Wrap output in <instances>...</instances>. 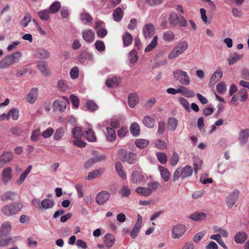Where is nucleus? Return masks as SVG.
Instances as JSON below:
<instances>
[{"instance_id": "1", "label": "nucleus", "mask_w": 249, "mask_h": 249, "mask_svg": "<svg viewBox=\"0 0 249 249\" xmlns=\"http://www.w3.org/2000/svg\"><path fill=\"white\" fill-rule=\"evenodd\" d=\"M22 53L20 52H14L6 55L0 61V69L7 68L18 61L21 57Z\"/></svg>"}, {"instance_id": "2", "label": "nucleus", "mask_w": 249, "mask_h": 249, "mask_svg": "<svg viewBox=\"0 0 249 249\" xmlns=\"http://www.w3.org/2000/svg\"><path fill=\"white\" fill-rule=\"evenodd\" d=\"M174 78L182 85L188 86L190 84L191 79L188 73L182 70L177 69L173 71Z\"/></svg>"}, {"instance_id": "3", "label": "nucleus", "mask_w": 249, "mask_h": 249, "mask_svg": "<svg viewBox=\"0 0 249 249\" xmlns=\"http://www.w3.org/2000/svg\"><path fill=\"white\" fill-rule=\"evenodd\" d=\"M23 208V205L20 202H15L7 204L1 208L2 213L7 216H12L20 211Z\"/></svg>"}, {"instance_id": "4", "label": "nucleus", "mask_w": 249, "mask_h": 249, "mask_svg": "<svg viewBox=\"0 0 249 249\" xmlns=\"http://www.w3.org/2000/svg\"><path fill=\"white\" fill-rule=\"evenodd\" d=\"M168 21L171 27H176L178 26L181 27H185L187 26V21L185 18L181 15L173 13L168 18Z\"/></svg>"}, {"instance_id": "5", "label": "nucleus", "mask_w": 249, "mask_h": 249, "mask_svg": "<svg viewBox=\"0 0 249 249\" xmlns=\"http://www.w3.org/2000/svg\"><path fill=\"white\" fill-rule=\"evenodd\" d=\"M94 28L96 31L97 35L99 38H103L107 34V31L105 28V24L101 20L96 21Z\"/></svg>"}, {"instance_id": "6", "label": "nucleus", "mask_w": 249, "mask_h": 249, "mask_svg": "<svg viewBox=\"0 0 249 249\" xmlns=\"http://www.w3.org/2000/svg\"><path fill=\"white\" fill-rule=\"evenodd\" d=\"M185 231V227L182 224L174 226L172 231V237L173 239H178L183 236Z\"/></svg>"}, {"instance_id": "7", "label": "nucleus", "mask_w": 249, "mask_h": 249, "mask_svg": "<svg viewBox=\"0 0 249 249\" xmlns=\"http://www.w3.org/2000/svg\"><path fill=\"white\" fill-rule=\"evenodd\" d=\"M78 59L80 63L84 65H87L90 62L93 61V55L88 52L83 51L80 53Z\"/></svg>"}, {"instance_id": "8", "label": "nucleus", "mask_w": 249, "mask_h": 249, "mask_svg": "<svg viewBox=\"0 0 249 249\" xmlns=\"http://www.w3.org/2000/svg\"><path fill=\"white\" fill-rule=\"evenodd\" d=\"M155 27L151 23H147L142 28V33L146 39L150 38L155 33Z\"/></svg>"}, {"instance_id": "9", "label": "nucleus", "mask_w": 249, "mask_h": 249, "mask_svg": "<svg viewBox=\"0 0 249 249\" xmlns=\"http://www.w3.org/2000/svg\"><path fill=\"white\" fill-rule=\"evenodd\" d=\"M239 195V191L237 190H235L228 196L226 199V204L229 208H231L233 207L238 200Z\"/></svg>"}, {"instance_id": "10", "label": "nucleus", "mask_w": 249, "mask_h": 249, "mask_svg": "<svg viewBox=\"0 0 249 249\" xmlns=\"http://www.w3.org/2000/svg\"><path fill=\"white\" fill-rule=\"evenodd\" d=\"M110 196V194L109 192L103 191L96 195L95 197L96 202L98 204L102 205L109 199Z\"/></svg>"}, {"instance_id": "11", "label": "nucleus", "mask_w": 249, "mask_h": 249, "mask_svg": "<svg viewBox=\"0 0 249 249\" xmlns=\"http://www.w3.org/2000/svg\"><path fill=\"white\" fill-rule=\"evenodd\" d=\"M138 219L130 232V236L132 238H135L138 235L142 225V216L138 214Z\"/></svg>"}, {"instance_id": "12", "label": "nucleus", "mask_w": 249, "mask_h": 249, "mask_svg": "<svg viewBox=\"0 0 249 249\" xmlns=\"http://www.w3.org/2000/svg\"><path fill=\"white\" fill-rule=\"evenodd\" d=\"M38 89L37 88H33L31 89L25 97V100L30 104L35 103L38 97Z\"/></svg>"}, {"instance_id": "13", "label": "nucleus", "mask_w": 249, "mask_h": 249, "mask_svg": "<svg viewBox=\"0 0 249 249\" xmlns=\"http://www.w3.org/2000/svg\"><path fill=\"white\" fill-rule=\"evenodd\" d=\"M50 53L44 48H38L35 51L34 56L39 59H46L50 57Z\"/></svg>"}, {"instance_id": "14", "label": "nucleus", "mask_w": 249, "mask_h": 249, "mask_svg": "<svg viewBox=\"0 0 249 249\" xmlns=\"http://www.w3.org/2000/svg\"><path fill=\"white\" fill-rule=\"evenodd\" d=\"M2 180L4 184H7L12 178V170L10 167L3 170L1 173Z\"/></svg>"}, {"instance_id": "15", "label": "nucleus", "mask_w": 249, "mask_h": 249, "mask_svg": "<svg viewBox=\"0 0 249 249\" xmlns=\"http://www.w3.org/2000/svg\"><path fill=\"white\" fill-rule=\"evenodd\" d=\"M88 130L85 132V138L90 142H95L96 141V137L95 135L94 131L92 130L91 124L86 123Z\"/></svg>"}, {"instance_id": "16", "label": "nucleus", "mask_w": 249, "mask_h": 249, "mask_svg": "<svg viewBox=\"0 0 249 249\" xmlns=\"http://www.w3.org/2000/svg\"><path fill=\"white\" fill-rule=\"evenodd\" d=\"M249 139V129L246 128L242 130L239 133V142L241 145L246 144Z\"/></svg>"}, {"instance_id": "17", "label": "nucleus", "mask_w": 249, "mask_h": 249, "mask_svg": "<svg viewBox=\"0 0 249 249\" xmlns=\"http://www.w3.org/2000/svg\"><path fill=\"white\" fill-rule=\"evenodd\" d=\"M12 230V225L9 221L3 222L0 227V238L10 234Z\"/></svg>"}, {"instance_id": "18", "label": "nucleus", "mask_w": 249, "mask_h": 249, "mask_svg": "<svg viewBox=\"0 0 249 249\" xmlns=\"http://www.w3.org/2000/svg\"><path fill=\"white\" fill-rule=\"evenodd\" d=\"M82 37L84 40L87 43L92 42L95 39V33L91 29H86L82 32Z\"/></svg>"}, {"instance_id": "19", "label": "nucleus", "mask_w": 249, "mask_h": 249, "mask_svg": "<svg viewBox=\"0 0 249 249\" xmlns=\"http://www.w3.org/2000/svg\"><path fill=\"white\" fill-rule=\"evenodd\" d=\"M65 101L61 100H56L53 103V107L54 110L60 111V112H63L66 108L67 105V98L63 97Z\"/></svg>"}, {"instance_id": "20", "label": "nucleus", "mask_w": 249, "mask_h": 249, "mask_svg": "<svg viewBox=\"0 0 249 249\" xmlns=\"http://www.w3.org/2000/svg\"><path fill=\"white\" fill-rule=\"evenodd\" d=\"M13 158V153L11 152H4L0 156V166L7 163Z\"/></svg>"}, {"instance_id": "21", "label": "nucleus", "mask_w": 249, "mask_h": 249, "mask_svg": "<svg viewBox=\"0 0 249 249\" xmlns=\"http://www.w3.org/2000/svg\"><path fill=\"white\" fill-rule=\"evenodd\" d=\"M115 237L112 234L107 233L104 236V242L105 247L107 248L112 247L115 242Z\"/></svg>"}, {"instance_id": "22", "label": "nucleus", "mask_w": 249, "mask_h": 249, "mask_svg": "<svg viewBox=\"0 0 249 249\" xmlns=\"http://www.w3.org/2000/svg\"><path fill=\"white\" fill-rule=\"evenodd\" d=\"M32 168V165H30L27 168V169L21 174L19 178L17 179L15 182L16 184L19 186L24 182L27 176L30 173Z\"/></svg>"}, {"instance_id": "23", "label": "nucleus", "mask_w": 249, "mask_h": 249, "mask_svg": "<svg viewBox=\"0 0 249 249\" xmlns=\"http://www.w3.org/2000/svg\"><path fill=\"white\" fill-rule=\"evenodd\" d=\"M55 204L53 200L45 198L41 201L40 210H46L52 208Z\"/></svg>"}, {"instance_id": "24", "label": "nucleus", "mask_w": 249, "mask_h": 249, "mask_svg": "<svg viewBox=\"0 0 249 249\" xmlns=\"http://www.w3.org/2000/svg\"><path fill=\"white\" fill-rule=\"evenodd\" d=\"M207 215L203 212H196L189 216V218L195 221H202L206 219Z\"/></svg>"}, {"instance_id": "25", "label": "nucleus", "mask_w": 249, "mask_h": 249, "mask_svg": "<svg viewBox=\"0 0 249 249\" xmlns=\"http://www.w3.org/2000/svg\"><path fill=\"white\" fill-rule=\"evenodd\" d=\"M139 101V97L137 93H130L128 98V103L131 108H133L138 103Z\"/></svg>"}, {"instance_id": "26", "label": "nucleus", "mask_w": 249, "mask_h": 249, "mask_svg": "<svg viewBox=\"0 0 249 249\" xmlns=\"http://www.w3.org/2000/svg\"><path fill=\"white\" fill-rule=\"evenodd\" d=\"M247 233L244 231L238 232L234 236V241L237 244H243L247 239Z\"/></svg>"}, {"instance_id": "27", "label": "nucleus", "mask_w": 249, "mask_h": 249, "mask_svg": "<svg viewBox=\"0 0 249 249\" xmlns=\"http://www.w3.org/2000/svg\"><path fill=\"white\" fill-rule=\"evenodd\" d=\"M158 168L160 172V176L163 181L167 182L170 177V174L168 170L161 165H159Z\"/></svg>"}, {"instance_id": "28", "label": "nucleus", "mask_w": 249, "mask_h": 249, "mask_svg": "<svg viewBox=\"0 0 249 249\" xmlns=\"http://www.w3.org/2000/svg\"><path fill=\"white\" fill-rule=\"evenodd\" d=\"M121 79L120 77L114 76L111 78L108 79L106 81V85L107 87L112 88L118 86L121 83Z\"/></svg>"}, {"instance_id": "29", "label": "nucleus", "mask_w": 249, "mask_h": 249, "mask_svg": "<svg viewBox=\"0 0 249 249\" xmlns=\"http://www.w3.org/2000/svg\"><path fill=\"white\" fill-rule=\"evenodd\" d=\"M176 38V36L173 31L167 30L163 34L162 39L167 42H173Z\"/></svg>"}, {"instance_id": "30", "label": "nucleus", "mask_w": 249, "mask_h": 249, "mask_svg": "<svg viewBox=\"0 0 249 249\" xmlns=\"http://www.w3.org/2000/svg\"><path fill=\"white\" fill-rule=\"evenodd\" d=\"M155 122V119L148 115L145 116L142 120L143 125L149 128H152L154 127Z\"/></svg>"}, {"instance_id": "31", "label": "nucleus", "mask_w": 249, "mask_h": 249, "mask_svg": "<svg viewBox=\"0 0 249 249\" xmlns=\"http://www.w3.org/2000/svg\"><path fill=\"white\" fill-rule=\"evenodd\" d=\"M130 133L134 137L138 136L140 134V127L136 122L132 123L129 128Z\"/></svg>"}, {"instance_id": "32", "label": "nucleus", "mask_w": 249, "mask_h": 249, "mask_svg": "<svg viewBox=\"0 0 249 249\" xmlns=\"http://www.w3.org/2000/svg\"><path fill=\"white\" fill-rule=\"evenodd\" d=\"M124 15V12L122 8L117 7L116 8L112 14L113 18L116 22H119L121 20Z\"/></svg>"}, {"instance_id": "33", "label": "nucleus", "mask_w": 249, "mask_h": 249, "mask_svg": "<svg viewBox=\"0 0 249 249\" xmlns=\"http://www.w3.org/2000/svg\"><path fill=\"white\" fill-rule=\"evenodd\" d=\"M107 133L106 137L107 141L109 142H113L116 138V132L114 129L107 127L106 128Z\"/></svg>"}, {"instance_id": "34", "label": "nucleus", "mask_w": 249, "mask_h": 249, "mask_svg": "<svg viewBox=\"0 0 249 249\" xmlns=\"http://www.w3.org/2000/svg\"><path fill=\"white\" fill-rule=\"evenodd\" d=\"M223 72L221 70H218L216 71L212 75L210 83L215 84L216 82L218 81L222 77Z\"/></svg>"}, {"instance_id": "35", "label": "nucleus", "mask_w": 249, "mask_h": 249, "mask_svg": "<svg viewBox=\"0 0 249 249\" xmlns=\"http://www.w3.org/2000/svg\"><path fill=\"white\" fill-rule=\"evenodd\" d=\"M80 20L84 24H89L93 20V18L89 13L83 12L80 14Z\"/></svg>"}, {"instance_id": "36", "label": "nucleus", "mask_w": 249, "mask_h": 249, "mask_svg": "<svg viewBox=\"0 0 249 249\" xmlns=\"http://www.w3.org/2000/svg\"><path fill=\"white\" fill-rule=\"evenodd\" d=\"M193 172V168L190 165L185 166L182 169V178L184 179L186 178L190 177Z\"/></svg>"}, {"instance_id": "37", "label": "nucleus", "mask_w": 249, "mask_h": 249, "mask_svg": "<svg viewBox=\"0 0 249 249\" xmlns=\"http://www.w3.org/2000/svg\"><path fill=\"white\" fill-rule=\"evenodd\" d=\"M243 57L242 54L235 53L231 55L228 59L229 65H232L240 60Z\"/></svg>"}, {"instance_id": "38", "label": "nucleus", "mask_w": 249, "mask_h": 249, "mask_svg": "<svg viewBox=\"0 0 249 249\" xmlns=\"http://www.w3.org/2000/svg\"><path fill=\"white\" fill-rule=\"evenodd\" d=\"M188 47V45L187 42L186 41L183 40L179 42L174 47L175 49H177L181 54H182L187 50Z\"/></svg>"}, {"instance_id": "39", "label": "nucleus", "mask_w": 249, "mask_h": 249, "mask_svg": "<svg viewBox=\"0 0 249 249\" xmlns=\"http://www.w3.org/2000/svg\"><path fill=\"white\" fill-rule=\"evenodd\" d=\"M65 132L64 128L61 127L57 128L53 135V139L55 141L61 140Z\"/></svg>"}, {"instance_id": "40", "label": "nucleus", "mask_w": 249, "mask_h": 249, "mask_svg": "<svg viewBox=\"0 0 249 249\" xmlns=\"http://www.w3.org/2000/svg\"><path fill=\"white\" fill-rule=\"evenodd\" d=\"M158 44V36H155L153 37L151 42L146 46L144 51L145 52H149L153 50Z\"/></svg>"}, {"instance_id": "41", "label": "nucleus", "mask_w": 249, "mask_h": 249, "mask_svg": "<svg viewBox=\"0 0 249 249\" xmlns=\"http://www.w3.org/2000/svg\"><path fill=\"white\" fill-rule=\"evenodd\" d=\"M72 135L75 139H81L83 136V133L82 128L79 126L74 127L71 131Z\"/></svg>"}, {"instance_id": "42", "label": "nucleus", "mask_w": 249, "mask_h": 249, "mask_svg": "<svg viewBox=\"0 0 249 249\" xmlns=\"http://www.w3.org/2000/svg\"><path fill=\"white\" fill-rule=\"evenodd\" d=\"M136 192L141 196H148L151 195L150 191L147 187H139L136 189Z\"/></svg>"}, {"instance_id": "43", "label": "nucleus", "mask_w": 249, "mask_h": 249, "mask_svg": "<svg viewBox=\"0 0 249 249\" xmlns=\"http://www.w3.org/2000/svg\"><path fill=\"white\" fill-rule=\"evenodd\" d=\"M115 169L119 176L123 179L126 178V175L123 170V166L120 162H117L115 164Z\"/></svg>"}, {"instance_id": "44", "label": "nucleus", "mask_w": 249, "mask_h": 249, "mask_svg": "<svg viewBox=\"0 0 249 249\" xmlns=\"http://www.w3.org/2000/svg\"><path fill=\"white\" fill-rule=\"evenodd\" d=\"M18 237H9L5 239H0V246L1 247H5L11 243H14L16 242V238Z\"/></svg>"}, {"instance_id": "45", "label": "nucleus", "mask_w": 249, "mask_h": 249, "mask_svg": "<svg viewBox=\"0 0 249 249\" xmlns=\"http://www.w3.org/2000/svg\"><path fill=\"white\" fill-rule=\"evenodd\" d=\"M61 8V3L58 1H55L49 7V11L51 14L57 13Z\"/></svg>"}, {"instance_id": "46", "label": "nucleus", "mask_w": 249, "mask_h": 249, "mask_svg": "<svg viewBox=\"0 0 249 249\" xmlns=\"http://www.w3.org/2000/svg\"><path fill=\"white\" fill-rule=\"evenodd\" d=\"M169 129L172 131H175L178 124V120L173 117L169 118L167 123Z\"/></svg>"}, {"instance_id": "47", "label": "nucleus", "mask_w": 249, "mask_h": 249, "mask_svg": "<svg viewBox=\"0 0 249 249\" xmlns=\"http://www.w3.org/2000/svg\"><path fill=\"white\" fill-rule=\"evenodd\" d=\"M41 135L40 128L39 127L32 131L30 139L33 142H37L39 140V137Z\"/></svg>"}, {"instance_id": "48", "label": "nucleus", "mask_w": 249, "mask_h": 249, "mask_svg": "<svg viewBox=\"0 0 249 249\" xmlns=\"http://www.w3.org/2000/svg\"><path fill=\"white\" fill-rule=\"evenodd\" d=\"M124 44L125 46L130 45L133 41V37L130 34L126 32L123 36Z\"/></svg>"}, {"instance_id": "49", "label": "nucleus", "mask_w": 249, "mask_h": 249, "mask_svg": "<svg viewBox=\"0 0 249 249\" xmlns=\"http://www.w3.org/2000/svg\"><path fill=\"white\" fill-rule=\"evenodd\" d=\"M237 95L241 102L245 101L248 98V91L245 89H240Z\"/></svg>"}, {"instance_id": "50", "label": "nucleus", "mask_w": 249, "mask_h": 249, "mask_svg": "<svg viewBox=\"0 0 249 249\" xmlns=\"http://www.w3.org/2000/svg\"><path fill=\"white\" fill-rule=\"evenodd\" d=\"M202 164L203 162L200 159L196 158L195 159L193 165L194 170L195 174L197 173L198 170L202 167Z\"/></svg>"}, {"instance_id": "51", "label": "nucleus", "mask_w": 249, "mask_h": 249, "mask_svg": "<svg viewBox=\"0 0 249 249\" xmlns=\"http://www.w3.org/2000/svg\"><path fill=\"white\" fill-rule=\"evenodd\" d=\"M31 20L32 18L31 16L29 14H26L23 19L20 21L19 24L21 27L25 28L28 25Z\"/></svg>"}, {"instance_id": "52", "label": "nucleus", "mask_w": 249, "mask_h": 249, "mask_svg": "<svg viewBox=\"0 0 249 249\" xmlns=\"http://www.w3.org/2000/svg\"><path fill=\"white\" fill-rule=\"evenodd\" d=\"M143 179L142 176L137 171L134 172L132 174L131 180L133 183H136Z\"/></svg>"}, {"instance_id": "53", "label": "nucleus", "mask_w": 249, "mask_h": 249, "mask_svg": "<svg viewBox=\"0 0 249 249\" xmlns=\"http://www.w3.org/2000/svg\"><path fill=\"white\" fill-rule=\"evenodd\" d=\"M50 12L47 9L41 10L38 12V15L41 20H47L50 18Z\"/></svg>"}, {"instance_id": "54", "label": "nucleus", "mask_w": 249, "mask_h": 249, "mask_svg": "<svg viewBox=\"0 0 249 249\" xmlns=\"http://www.w3.org/2000/svg\"><path fill=\"white\" fill-rule=\"evenodd\" d=\"M137 156L135 154L129 152L126 155V157L125 158V160L124 161H126L128 163L131 164L134 163L136 160Z\"/></svg>"}, {"instance_id": "55", "label": "nucleus", "mask_w": 249, "mask_h": 249, "mask_svg": "<svg viewBox=\"0 0 249 249\" xmlns=\"http://www.w3.org/2000/svg\"><path fill=\"white\" fill-rule=\"evenodd\" d=\"M149 143V141L145 139H137L135 141V144L137 147L142 149L146 147Z\"/></svg>"}, {"instance_id": "56", "label": "nucleus", "mask_w": 249, "mask_h": 249, "mask_svg": "<svg viewBox=\"0 0 249 249\" xmlns=\"http://www.w3.org/2000/svg\"><path fill=\"white\" fill-rule=\"evenodd\" d=\"M8 119L11 117L14 120H17L19 117L18 111L16 108H13L7 113Z\"/></svg>"}, {"instance_id": "57", "label": "nucleus", "mask_w": 249, "mask_h": 249, "mask_svg": "<svg viewBox=\"0 0 249 249\" xmlns=\"http://www.w3.org/2000/svg\"><path fill=\"white\" fill-rule=\"evenodd\" d=\"M94 45H95V48L96 49V50L98 51H99L101 53L105 51V49H106V46H105V44L104 42L103 41H102L101 40H97L95 42Z\"/></svg>"}, {"instance_id": "58", "label": "nucleus", "mask_w": 249, "mask_h": 249, "mask_svg": "<svg viewBox=\"0 0 249 249\" xmlns=\"http://www.w3.org/2000/svg\"><path fill=\"white\" fill-rule=\"evenodd\" d=\"M216 90L220 94H224L227 90V86L224 82H221L216 86Z\"/></svg>"}, {"instance_id": "59", "label": "nucleus", "mask_w": 249, "mask_h": 249, "mask_svg": "<svg viewBox=\"0 0 249 249\" xmlns=\"http://www.w3.org/2000/svg\"><path fill=\"white\" fill-rule=\"evenodd\" d=\"M156 156L158 160L162 164H165L167 160V157L164 153L157 152Z\"/></svg>"}, {"instance_id": "60", "label": "nucleus", "mask_w": 249, "mask_h": 249, "mask_svg": "<svg viewBox=\"0 0 249 249\" xmlns=\"http://www.w3.org/2000/svg\"><path fill=\"white\" fill-rule=\"evenodd\" d=\"M128 60L132 64L135 63L138 60L137 52L134 50H132L129 53Z\"/></svg>"}, {"instance_id": "61", "label": "nucleus", "mask_w": 249, "mask_h": 249, "mask_svg": "<svg viewBox=\"0 0 249 249\" xmlns=\"http://www.w3.org/2000/svg\"><path fill=\"white\" fill-rule=\"evenodd\" d=\"M181 53L174 47L168 54V59L172 60L181 55Z\"/></svg>"}, {"instance_id": "62", "label": "nucleus", "mask_w": 249, "mask_h": 249, "mask_svg": "<svg viewBox=\"0 0 249 249\" xmlns=\"http://www.w3.org/2000/svg\"><path fill=\"white\" fill-rule=\"evenodd\" d=\"M38 69L44 75L48 74L47 64L44 62H40L38 65Z\"/></svg>"}, {"instance_id": "63", "label": "nucleus", "mask_w": 249, "mask_h": 249, "mask_svg": "<svg viewBox=\"0 0 249 249\" xmlns=\"http://www.w3.org/2000/svg\"><path fill=\"white\" fill-rule=\"evenodd\" d=\"M94 157L92 158V159H93V160L95 163L105 160L106 158V156L104 155L97 153V152L96 151L94 152Z\"/></svg>"}, {"instance_id": "64", "label": "nucleus", "mask_w": 249, "mask_h": 249, "mask_svg": "<svg viewBox=\"0 0 249 249\" xmlns=\"http://www.w3.org/2000/svg\"><path fill=\"white\" fill-rule=\"evenodd\" d=\"M160 187V184L157 181H153L148 184V188L150 190L151 194L152 192L156 191Z\"/></svg>"}]
</instances>
